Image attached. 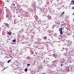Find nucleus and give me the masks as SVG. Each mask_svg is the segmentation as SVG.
<instances>
[{
    "mask_svg": "<svg viewBox=\"0 0 74 74\" xmlns=\"http://www.w3.org/2000/svg\"><path fill=\"white\" fill-rule=\"evenodd\" d=\"M59 0L57 1H58L57 5L58 7H60V5H61V3L59 2Z\"/></svg>",
    "mask_w": 74,
    "mask_h": 74,
    "instance_id": "obj_1",
    "label": "nucleus"
},
{
    "mask_svg": "<svg viewBox=\"0 0 74 74\" xmlns=\"http://www.w3.org/2000/svg\"><path fill=\"white\" fill-rule=\"evenodd\" d=\"M7 34H8L9 35V36H11V34H12V32H10L7 31Z\"/></svg>",
    "mask_w": 74,
    "mask_h": 74,
    "instance_id": "obj_2",
    "label": "nucleus"
},
{
    "mask_svg": "<svg viewBox=\"0 0 74 74\" xmlns=\"http://www.w3.org/2000/svg\"><path fill=\"white\" fill-rule=\"evenodd\" d=\"M48 19H49V20H51L52 19H51V16H49L48 17Z\"/></svg>",
    "mask_w": 74,
    "mask_h": 74,
    "instance_id": "obj_3",
    "label": "nucleus"
},
{
    "mask_svg": "<svg viewBox=\"0 0 74 74\" xmlns=\"http://www.w3.org/2000/svg\"><path fill=\"white\" fill-rule=\"evenodd\" d=\"M5 26H8L9 25H8V24L7 23H5Z\"/></svg>",
    "mask_w": 74,
    "mask_h": 74,
    "instance_id": "obj_4",
    "label": "nucleus"
},
{
    "mask_svg": "<svg viewBox=\"0 0 74 74\" xmlns=\"http://www.w3.org/2000/svg\"><path fill=\"white\" fill-rule=\"evenodd\" d=\"M61 25H62V26H64L65 25H66V23H64L63 24H62Z\"/></svg>",
    "mask_w": 74,
    "mask_h": 74,
    "instance_id": "obj_5",
    "label": "nucleus"
},
{
    "mask_svg": "<svg viewBox=\"0 0 74 74\" xmlns=\"http://www.w3.org/2000/svg\"><path fill=\"white\" fill-rule=\"evenodd\" d=\"M62 29H63V28H60L59 29V32H60V31H61V30H62Z\"/></svg>",
    "mask_w": 74,
    "mask_h": 74,
    "instance_id": "obj_6",
    "label": "nucleus"
},
{
    "mask_svg": "<svg viewBox=\"0 0 74 74\" xmlns=\"http://www.w3.org/2000/svg\"><path fill=\"white\" fill-rule=\"evenodd\" d=\"M62 33H63V31L62 30L60 31V33L61 34H62V35L63 34Z\"/></svg>",
    "mask_w": 74,
    "mask_h": 74,
    "instance_id": "obj_7",
    "label": "nucleus"
},
{
    "mask_svg": "<svg viewBox=\"0 0 74 74\" xmlns=\"http://www.w3.org/2000/svg\"><path fill=\"white\" fill-rule=\"evenodd\" d=\"M43 38L44 40H46L47 38V36H44Z\"/></svg>",
    "mask_w": 74,
    "mask_h": 74,
    "instance_id": "obj_8",
    "label": "nucleus"
},
{
    "mask_svg": "<svg viewBox=\"0 0 74 74\" xmlns=\"http://www.w3.org/2000/svg\"><path fill=\"white\" fill-rule=\"evenodd\" d=\"M12 41H13V42H16V40L14 39L12 40Z\"/></svg>",
    "mask_w": 74,
    "mask_h": 74,
    "instance_id": "obj_9",
    "label": "nucleus"
},
{
    "mask_svg": "<svg viewBox=\"0 0 74 74\" xmlns=\"http://www.w3.org/2000/svg\"><path fill=\"white\" fill-rule=\"evenodd\" d=\"M11 60H9L8 61V63H9L10 62H11Z\"/></svg>",
    "mask_w": 74,
    "mask_h": 74,
    "instance_id": "obj_10",
    "label": "nucleus"
},
{
    "mask_svg": "<svg viewBox=\"0 0 74 74\" xmlns=\"http://www.w3.org/2000/svg\"><path fill=\"white\" fill-rule=\"evenodd\" d=\"M27 71V69H25V71Z\"/></svg>",
    "mask_w": 74,
    "mask_h": 74,
    "instance_id": "obj_11",
    "label": "nucleus"
},
{
    "mask_svg": "<svg viewBox=\"0 0 74 74\" xmlns=\"http://www.w3.org/2000/svg\"><path fill=\"white\" fill-rule=\"evenodd\" d=\"M71 2L72 3H73V4L74 5V1H71Z\"/></svg>",
    "mask_w": 74,
    "mask_h": 74,
    "instance_id": "obj_12",
    "label": "nucleus"
},
{
    "mask_svg": "<svg viewBox=\"0 0 74 74\" xmlns=\"http://www.w3.org/2000/svg\"><path fill=\"white\" fill-rule=\"evenodd\" d=\"M27 65L28 66H29H29H30V64H27Z\"/></svg>",
    "mask_w": 74,
    "mask_h": 74,
    "instance_id": "obj_13",
    "label": "nucleus"
},
{
    "mask_svg": "<svg viewBox=\"0 0 74 74\" xmlns=\"http://www.w3.org/2000/svg\"><path fill=\"white\" fill-rule=\"evenodd\" d=\"M60 17H62V14H61L60 15Z\"/></svg>",
    "mask_w": 74,
    "mask_h": 74,
    "instance_id": "obj_14",
    "label": "nucleus"
},
{
    "mask_svg": "<svg viewBox=\"0 0 74 74\" xmlns=\"http://www.w3.org/2000/svg\"><path fill=\"white\" fill-rule=\"evenodd\" d=\"M72 9L73 10H74V7H73L72 8Z\"/></svg>",
    "mask_w": 74,
    "mask_h": 74,
    "instance_id": "obj_15",
    "label": "nucleus"
},
{
    "mask_svg": "<svg viewBox=\"0 0 74 74\" xmlns=\"http://www.w3.org/2000/svg\"><path fill=\"white\" fill-rule=\"evenodd\" d=\"M13 5L15 7V4H13Z\"/></svg>",
    "mask_w": 74,
    "mask_h": 74,
    "instance_id": "obj_16",
    "label": "nucleus"
},
{
    "mask_svg": "<svg viewBox=\"0 0 74 74\" xmlns=\"http://www.w3.org/2000/svg\"><path fill=\"white\" fill-rule=\"evenodd\" d=\"M64 14V12H63L62 13V14Z\"/></svg>",
    "mask_w": 74,
    "mask_h": 74,
    "instance_id": "obj_17",
    "label": "nucleus"
},
{
    "mask_svg": "<svg viewBox=\"0 0 74 74\" xmlns=\"http://www.w3.org/2000/svg\"><path fill=\"white\" fill-rule=\"evenodd\" d=\"M62 66H63V64H61V67H62Z\"/></svg>",
    "mask_w": 74,
    "mask_h": 74,
    "instance_id": "obj_18",
    "label": "nucleus"
},
{
    "mask_svg": "<svg viewBox=\"0 0 74 74\" xmlns=\"http://www.w3.org/2000/svg\"><path fill=\"white\" fill-rule=\"evenodd\" d=\"M6 1H7V2H8V3H9V1H8V0H7Z\"/></svg>",
    "mask_w": 74,
    "mask_h": 74,
    "instance_id": "obj_19",
    "label": "nucleus"
},
{
    "mask_svg": "<svg viewBox=\"0 0 74 74\" xmlns=\"http://www.w3.org/2000/svg\"><path fill=\"white\" fill-rule=\"evenodd\" d=\"M39 40H40V41H41V39H39Z\"/></svg>",
    "mask_w": 74,
    "mask_h": 74,
    "instance_id": "obj_20",
    "label": "nucleus"
},
{
    "mask_svg": "<svg viewBox=\"0 0 74 74\" xmlns=\"http://www.w3.org/2000/svg\"><path fill=\"white\" fill-rule=\"evenodd\" d=\"M6 16H8V15H6Z\"/></svg>",
    "mask_w": 74,
    "mask_h": 74,
    "instance_id": "obj_21",
    "label": "nucleus"
},
{
    "mask_svg": "<svg viewBox=\"0 0 74 74\" xmlns=\"http://www.w3.org/2000/svg\"><path fill=\"white\" fill-rule=\"evenodd\" d=\"M45 62V61H44V62Z\"/></svg>",
    "mask_w": 74,
    "mask_h": 74,
    "instance_id": "obj_22",
    "label": "nucleus"
}]
</instances>
